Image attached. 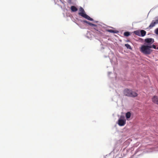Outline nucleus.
<instances>
[{"label":"nucleus","instance_id":"1","mask_svg":"<svg viewBox=\"0 0 158 158\" xmlns=\"http://www.w3.org/2000/svg\"><path fill=\"white\" fill-rule=\"evenodd\" d=\"M154 40H145L144 44L140 48V51L145 54H149L152 52V48H156V45L153 44Z\"/></svg>","mask_w":158,"mask_h":158},{"label":"nucleus","instance_id":"2","mask_svg":"<svg viewBox=\"0 0 158 158\" xmlns=\"http://www.w3.org/2000/svg\"><path fill=\"white\" fill-rule=\"evenodd\" d=\"M79 12L78 13V14L80 15L90 21L93 20V19L91 18L89 16L85 13V12L84 9L82 7H80V8L79 9Z\"/></svg>","mask_w":158,"mask_h":158},{"label":"nucleus","instance_id":"3","mask_svg":"<svg viewBox=\"0 0 158 158\" xmlns=\"http://www.w3.org/2000/svg\"><path fill=\"white\" fill-rule=\"evenodd\" d=\"M134 33L139 36L143 37L146 34V31L144 30H139L134 31Z\"/></svg>","mask_w":158,"mask_h":158},{"label":"nucleus","instance_id":"4","mask_svg":"<svg viewBox=\"0 0 158 158\" xmlns=\"http://www.w3.org/2000/svg\"><path fill=\"white\" fill-rule=\"evenodd\" d=\"M126 123V120L124 116H121L118 120V124L120 126H124Z\"/></svg>","mask_w":158,"mask_h":158},{"label":"nucleus","instance_id":"5","mask_svg":"<svg viewBox=\"0 0 158 158\" xmlns=\"http://www.w3.org/2000/svg\"><path fill=\"white\" fill-rule=\"evenodd\" d=\"M155 19L153 20L152 22L149 26V27L152 28L155 26V25L158 23V16L155 18Z\"/></svg>","mask_w":158,"mask_h":158},{"label":"nucleus","instance_id":"6","mask_svg":"<svg viewBox=\"0 0 158 158\" xmlns=\"http://www.w3.org/2000/svg\"><path fill=\"white\" fill-rule=\"evenodd\" d=\"M138 95V94L135 91L132 90L129 91V96L135 97L137 96Z\"/></svg>","mask_w":158,"mask_h":158},{"label":"nucleus","instance_id":"7","mask_svg":"<svg viewBox=\"0 0 158 158\" xmlns=\"http://www.w3.org/2000/svg\"><path fill=\"white\" fill-rule=\"evenodd\" d=\"M152 101L154 103L158 104V98L157 96H154L152 98Z\"/></svg>","mask_w":158,"mask_h":158},{"label":"nucleus","instance_id":"8","mask_svg":"<svg viewBox=\"0 0 158 158\" xmlns=\"http://www.w3.org/2000/svg\"><path fill=\"white\" fill-rule=\"evenodd\" d=\"M106 31L110 33H117L118 32V31L113 29H107Z\"/></svg>","mask_w":158,"mask_h":158},{"label":"nucleus","instance_id":"9","mask_svg":"<svg viewBox=\"0 0 158 158\" xmlns=\"http://www.w3.org/2000/svg\"><path fill=\"white\" fill-rule=\"evenodd\" d=\"M71 10L73 12H76L78 10L77 8L74 6H72L71 7Z\"/></svg>","mask_w":158,"mask_h":158},{"label":"nucleus","instance_id":"10","mask_svg":"<svg viewBox=\"0 0 158 158\" xmlns=\"http://www.w3.org/2000/svg\"><path fill=\"white\" fill-rule=\"evenodd\" d=\"M154 32L156 35H158V27L154 30Z\"/></svg>","mask_w":158,"mask_h":158},{"label":"nucleus","instance_id":"11","mask_svg":"<svg viewBox=\"0 0 158 158\" xmlns=\"http://www.w3.org/2000/svg\"><path fill=\"white\" fill-rule=\"evenodd\" d=\"M88 24L91 26H94L95 27H97V25L94 24H93V23H92L90 22Z\"/></svg>","mask_w":158,"mask_h":158},{"label":"nucleus","instance_id":"12","mask_svg":"<svg viewBox=\"0 0 158 158\" xmlns=\"http://www.w3.org/2000/svg\"><path fill=\"white\" fill-rule=\"evenodd\" d=\"M124 35L127 36H128V31L125 32L124 33Z\"/></svg>","mask_w":158,"mask_h":158},{"label":"nucleus","instance_id":"13","mask_svg":"<svg viewBox=\"0 0 158 158\" xmlns=\"http://www.w3.org/2000/svg\"><path fill=\"white\" fill-rule=\"evenodd\" d=\"M126 116L127 119L128 118V112L126 113Z\"/></svg>","mask_w":158,"mask_h":158},{"label":"nucleus","instance_id":"14","mask_svg":"<svg viewBox=\"0 0 158 158\" xmlns=\"http://www.w3.org/2000/svg\"><path fill=\"white\" fill-rule=\"evenodd\" d=\"M83 22L84 23H87V24H89V22L87 21H86V20H84V21H83Z\"/></svg>","mask_w":158,"mask_h":158},{"label":"nucleus","instance_id":"15","mask_svg":"<svg viewBox=\"0 0 158 158\" xmlns=\"http://www.w3.org/2000/svg\"><path fill=\"white\" fill-rule=\"evenodd\" d=\"M125 46L127 47V48H128V44H125Z\"/></svg>","mask_w":158,"mask_h":158},{"label":"nucleus","instance_id":"16","mask_svg":"<svg viewBox=\"0 0 158 158\" xmlns=\"http://www.w3.org/2000/svg\"><path fill=\"white\" fill-rule=\"evenodd\" d=\"M129 118H130V116H131V113H130L129 112Z\"/></svg>","mask_w":158,"mask_h":158},{"label":"nucleus","instance_id":"17","mask_svg":"<svg viewBox=\"0 0 158 158\" xmlns=\"http://www.w3.org/2000/svg\"><path fill=\"white\" fill-rule=\"evenodd\" d=\"M145 40H153V39H152V38H147V39H145Z\"/></svg>","mask_w":158,"mask_h":158},{"label":"nucleus","instance_id":"18","mask_svg":"<svg viewBox=\"0 0 158 158\" xmlns=\"http://www.w3.org/2000/svg\"><path fill=\"white\" fill-rule=\"evenodd\" d=\"M129 49H131V46L130 45H129Z\"/></svg>","mask_w":158,"mask_h":158},{"label":"nucleus","instance_id":"19","mask_svg":"<svg viewBox=\"0 0 158 158\" xmlns=\"http://www.w3.org/2000/svg\"><path fill=\"white\" fill-rule=\"evenodd\" d=\"M156 49H158V47L157 48L156 47Z\"/></svg>","mask_w":158,"mask_h":158},{"label":"nucleus","instance_id":"20","mask_svg":"<svg viewBox=\"0 0 158 158\" xmlns=\"http://www.w3.org/2000/svg\"><path fill=\"white\" fill-rule=\"evenodd\" d=\"M129 35H130V33H129Z\"/></svg>","mask_w":158,"mask_h":158}]
</instances>
